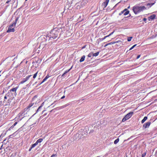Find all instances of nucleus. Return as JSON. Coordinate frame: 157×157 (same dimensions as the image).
<instances>
[{
	"instance_id": "f257e3e1",
	"label": "nucleus",
	"mask_w": 157,
	"mask_h": 157,
	"mask_svg": "<svg viewBox=\"0 0 157 157\" xmlns=\"http://www.w3.org/2000/svg\"><path fill=\"white\" fill-rule=\"evenodd\" d=\"M61 30V28H55L50 33L51 37L53 39L57 38L60 33V31Z\"/></svg>"
},
{
	"instance_id": "f03ea898",
	"label": "nucleus",
	"mask_w": 157,
	"mask_h": 157,
	"mask_svg": "<svg viewBox=\"0 0 157 157\" xmlns=\"http://www.w3.org/2000/svg\"><path fill=\"white\" fill-rule=\"evenodd\" d=\"M146 9V7L144 6H135L133 7L132 10L134 13L136 14Z\"/></svg>"
},
{
	"instance_id": "7ed1b4c3",
	"label": "nucleus",
	"mask_w": 157,
	"mask_h": 157,
	"mask_svg": "<svg viewBox=\"0 0 157 157\" xmlns=\"http://www.w3.org/2000/svg\"><path fill=\"white\" fill-rule=\"evenodd\" d=\"M18 17L15 20V22L13 23L12 24H11L8 28V30L7 31V33H10L11 32H14L15 31V29L14 28H12V27L14 26H15L17 23V22L18 20Z\"/></svg>"
},
{
	"instance_id": "20e7f679",
	"label": "nucleus",
	"mask_w": 157,
	"mask_h": 157,
	"mask_svg": "<svg viewBox=\"0 0 157 157\" xmlns=\"http://www.w3.org/2000/svg\"><path fill=\"white\" fill-rule=\"evenodd\" d=\"M133 112H132L126 114L125 117L123 118L122 119V121L123 122H124L126 121V120H128L129 118H130L132 116L133 114Z\"/></svg>"
},
{
	"instance_id": "39448f33",
	"label": "nucleus",
	"mask_w": 157,
	"mask_h": 157,
	"mask_svg": "<svg viewBox=\"0 0 157 157\" xmlns=\"http://www.w3.org/2000/svg\"><path fill=\"white\" fill-rule=\"evenodd\" d=\"M23 113L22 112H21L20 113H19L17 115L16 117L15 118V121H21L22 119L23 118V117H21L23 116Z\"/></svg>"
},
{
	"instance_id": "423d86ee",
	"label": "nucleus",
	"mask_w": 157,
	"mask_h": 157,
	"mask_svg": "<svg viewBox=\"0 0 157 157\" xmlns=\"http://www.w3.org/2000/svg\"><path fill=\"white\" fill-rule=\"evenodd\" d=\"M31 76V75H29L27 76L25 78H23L22 80L19 83V84H23L28 81Z\"/></svg>"
},
{
	"instance_id": "0eeeda50",
	"label": "nucleus",
	"mask_w": 157,
	"mask_h": 157,
	"mask_svg": "<svg viewBox=\"0 0 157 157\" xmlns=\"http://www.w3.org/2000/svg\"><path fill=\"white\" fill-rule=\"evenodd\" d=\"M122 43V42L121 40H118V41H116L112 42H111L110 43H107V44H106L104 46V47H106L107 46H108V45H111V44H115V43Z\"/></svg>"
},
{
	"instance_id": "6e6552de",
	"label": "nucleus",
	"mask_w": 157,
	"mask_h": 157,
	"mask_svg": "<svg viewBox=\"0 0 157 157\" xmlns=\"http://www.w3.org/2000/svg\"><path fill=\"white\" fill-rule=\"evenodd\" d=\"M34 104V103H30L29 105L28 106H27L26 108H25V109H24V110L25 111H28L29 110V109L32 106H33V105Z\"/></svg>"
},
{
	"instance_id": "1a4fd4ad",
	"label": "nucleus",
	"mask_w": 157,
	"mask_h": 157,
	"mask_svg": "<svg viewBox=\"0 0 157 157\" xmlns=\"http://www.w3.org/2000/svg\"><path fill=\"white\" fill-rule=\"evenodd\" d=\"M109 2V0H106L102 4V6H103L104 8H105L108 4V3Z\"/></svg>"
},
{
	"instance_id": "9d476101",
	"label": "nucleus",
	"mask_w": 157,
	"mask_h": 157,
	"mask_svg": "<svg viewBox=\"0 0 157 157\" xmlns=\"http://www.w3.org/2000/svg\"><path fill=\"white\" fill-rule=\"evenodd\" d=\"M151 124V122H147L146 123L144 124L143 125V126L145 128H147L148 127L150 126V125Z\"/></svg>"
},
{
	"instance_id": "9b49d317",
	"label": "nucleus",
	"mask_w": 157,
	"mask_h": 157,
	"mask_svg": "<svg viewBox=\"0 0 157 157\" xmlns=\"http://www.w3.org/2000/svg\"><path fill=\"white\" fill-rule=\"evenodd\" d=\"M156 15L155 14H152L148 17L149 21L152 20L155 18Z\"/></svg>"
},
{
	"instance_id": "f8f14e48",
	"label": "nucleus",
	"mask_w": 157,
	"mask_h": 157,
	"mask_svg": "<svg viewBox=\"0 0 157 157\" xmlns=\"http://www.w3.org/2000/svg\"><path fill=\"white\" fill-rule=\"evenodd\" d=\"M18 88V86H17V87L13 88L12 89H10L9 92H14L16 93V92L17 91V90Z\"/></svg>"
},
{
	"instance_id": "ddd939ff",
	"label": "nucleus",
	"mask_w": 157,
	"mask_h": 157,
	"mask_svg": "<svg viewBox=\"0 0 157 157\" xmlns=\"http://www.w3.org/2000/svg\"><path fill=\"white\" fill-rule=\"evenodd\" d=\"M155 3H147L146 5L147 6L146 9H149L151 7V6H152Z\"/></svg>"
},
{
	"instance_id": "4468645a",
	"label": "nucleus",
	"mask_w": 157,
	"mask_h": 157,
	"mask_svg": "<svg viewBox=\"0 0 157 157\" xmlns=\"http://www.w3.org/2000/svg\"><path fill=\"white\" fill-rule=\"evenodd\" d=\"M50 77V76H49L48 75H47V76L45 77V78L43 79L41 84H42V83L44 82Z\"/></svg>"
},
{
	"instance_id": "2eb2a0df",
	"label": "nucleus",
	"mask_w": 157,
	"mask_h": 157,
	"mask_svg": "<svg viewBox=\"0 0 157 157\" xmlns=\"http://www.w3.org/2000/svg\"><path fill=\"white\" fill-rule=\"evenodd\" d=\"M78 4V3H77L76 4V6L75 7V8L77 10H79L81 8V5Z\"/></svg>"
},
{
	"instance_id": "dca6fc26",
	"label": "nucleus",
	"mask_w": 157,
	"mask_h": 157,
	"mask_svg": "<svg viewBox=\"0 0 157 157\" xmlns=\"http://www.w3.org/2000/svg\"><path fill=\"white\" fill-rule=\"evenodd\" d=\"M85 56L84 55L79 60L80 62H82L83 61L85 60Z\"/></svg>"
},
{
	"instance_id": "f3484780",
	"label": "nucleus",
	"mask_w": 157,
	"mask_h": 157,
	"mask_svg": "<svg viewBox=\"0 0 157 157\" xmlns=\"http://www.w3.org/2000/svg\"><path fill=\"white\" fill-rule=\"evenodd\" d=\"M147 119V117H145L141 121L142 124H143Z\"/></svg>"
},
{
	"instance_id": "a211bd4d",
	"label": "nucleus",
	"mask_w": 157,
	"mask_h": 157,
	"mask_svg": "<svg viewBox=\"0 0 157 157\" xmlns=\"http://www.w3.org/2000/svg\"><path fill=\"white\" fill-rule=\"evenodd\" d=\"M43 139L41 138H40L36 142V144H38V143H41L43 141Z\"/></svg>"
},
{
	"instance_id": "6ab92c4d",
	"label": "nucleus",
	"mask_w": 157,
	"mask_h": 157,
	"mask_svg": "<svg viewBox=\"0 0 157 157\" xmlns=\"http://www.w3.org/2000/svg\"><path fill=\"white\" fill-rule=\"evenodd\" d=\"M25 91L24 90H23V89H21L20 91V93L21 94V95H24L25 94Z\"/></svg>"
},
{
	"instance_id": "aec40b11",
	"label": "nucleus",
	"mask_w": 157,
	"mask_h": 157,
	"mask_svg": "<svg viewBox=\"0 0 157 157\" xmlns=\"http://www.w3.org/2000/svg\"><path fill=\"white\" fill-rule=\"evenodd\" d=\"M99 52L94 53L93 54V56H97L99 55Z\"/></svg>"
},
{
	"instance_id": "412c9836",
	"label": "nucleus",
	"mask_w": 157,
	"mask_h": 157,
	"mask_svg": "<svg viewBox=\"0 0 157 157\" xmlns=\"http://www.w3.org/2000/svg\"><path fill=\"white\" fill-rule=\"evenodd\" d=\"M42 105H40V106L37 109V110L36 111V113H37L39 111H40V109L42 107Z\"/></svg>"
},
{
	"instance_id": "4be33fe9",
	"label": "nucleus",
	"mask_w": 157,
	"mask_h": 157,
	"mask_svg": "<svg viewBox=\"0 0 157 157\" xmlns=\"http://www.w3.org/2000/svg\"><path fill=\"white\" fill-rule=\"evenodd\" d=\"M119 139L118 138H117L116 140L114 142V143L115 144H117L119 141Z\"/></svg>"
},
{
	"instance_id": "5701e85b",
	"label": "nucleus",
	"mask_w": 157,
	"mask_h": 157,
	"mask_svg": "<svg viewBox=\"0 0 157 157\" xmlns=\"http://www.w3.org/2000/svg\"><path fill=\"white\" fill-rule=\"evenodd\" d=\"M37 144L36 142L35 143L33 144L31 146V148H33L36 145H37Z\"/></svg>"
},
{
	"instance_id": "b1692460",
	"label": "nucleus",
	"mask_w": 157,
	"mask_h": 157,
	"mask_svg": "<svg viewBox=\"0 0 157 157\" xmlns=\"http://www.w3.org/2000/svg\"><path fill=\"white\" fill-rule=\"evenodd\" d=\"M38 71H37V72L36 73H35V74L33 76V78H34H34H35L36 77V76H37V74H38Z\"/></svg>"
},
{
	"instance_id": "393cba45",
	"label": "nucleus",
	"mask_w": 157,
	"mask_h": 157,
	"mask_svg": "<svg viewBox=\"0 0 157 157\" xmlns=\"http://www.w3.org/2000/svg\"><path fill=\"white\" fill-rule=\"evenodd\" d=\"M129 11H127L125 13H124V15H128V14H129Z\"/></svg>"
},
{
	"instance_id": "a878e982",
	"label": "nucleus",
	"mask_w": 157,
	"mask_h": 157,
	"mask_svg": "<svg viewBox=\"0 0 157 157\" xmlns=\"http://www.w3.org/2000/svg\"><path fill=\"white\" fill-rule=\"evenodd\" d=\"M72 66L69 69L67 70L64 73L66 74L67 73H68L72 68Z\"/></svg>"
},
{
	"instance_id": "bb28decb",
	"label": "nucleus",
	"mask_w": 157,
	"mask_h": 157,
	"mask_svg": "<svg viewBox=\"0 0 157 157\" xmlns=\"http://www.w3.org/2000/svg\"><path fill=\"white\" fill-rule=\"evenodd\" d=\"M132 37H130L128 38L127 39V40L128 41H130L132 39Z\"/></svg>"
},
{
	"instance_id": "cd10ccee",
	"label": "nucleus",
	"mask_w": 157,
	"mask_h": 157,
	"mask_svg": "<svg viewBox=\"0 0 157 157\" xmlns=\"http://www.w3.org/2000/svg\"><path fill=\"white\" fill-rule=\"evenodd\" d=\"M137 45V44H135L134 45H133L131 48L129 49V50H132L134 48L136 45Z\"/></svg>"
},
{
	"instance_id": "c85d7f7f",
	"label": "nucleus",
	"mask_w": 157,
	"mask_h": 157,
	"mask_svg": "<svg viewBox=\"0 0 157 157\" xmlns=\"http://www.w3.org/2000/svg\"><path fill=\"white\" fill-rule=\"evenodd\" d=\"M93 56V54L92 53H90L88 55L89 57H91Z\"/></svg>"
},
{
	"instance_id": "c756f323",
	"label": "nucleus",
	"mask_w": 157,
	"mask_h": 157,
	"mask_svg": "<svg viewBox=\"0 0 157 157\" xmlns=\"http://www.w3.org/2000/svg\"><path fill=\"white\" fill-rule=\"evenodd\" d=\"M114 31L110 33L109 35H107V36H108V37H109V36H110L112 35L114 33Z\"/></svg>"
},
{
	"instance_id": "7c9ffc66",
	"label": "nucleus",
	"mask_w": 157,
	"mask_h": 157,
	"mask_svg": "<svg viewBox=\"0 0 157 157\" xmlns=\"http://www.w3.org/2000/svg\"><path fill=\"white\" fill-rule=\"evenodd\" d=\"M124 11H123H123H122L121 13H119V15L120 16V15H121L123 13H124Z\"/></svg>"
},
{
	"instance_id": "2f4dec72",
	"label": "nucleus",
	"mask_w": 157,
	"mask_h": 157,
	"mask_svg": "<svg viewBox=\"0 0 157 157\" xmlns=\"http://www.w3.org/2000/svg\"><path fill=\"white\" fill-rule=\"evenodd\" d=\"M108 37V36H105L104 37L101 38V40H104V39H105L106 38Z\"/></svg>"
},
{
	"instance_id": "473e14b6",
	"label": "nucleus",
	"mask_w": 157,
	"mask_h": 157,
	"mask_svg": "<svg viewBox=\"0 0 157 157\" xmlns=\"http://www.w3.org/2000/svg\"><path fill=\"white\" fill-rule=\"evenodd\" d=\"M146 154V152H145V153H143L142 155V157H144L145 156Z\"/></svg>"
},
{
	"instance_id": "72a5a7b5",
	"label": "nucleus",
	"mask_w": 157,
	"mask_h": 157,
	"mask_svg": "<svg viewBox=\"0 0 157 157\" xmlns=\"http://www.w3.org/2000/svg\"><path fill=\"white\" fill-rule=\"evenodd\" d=\"M68 105H69V104H66V105H63V106H62L61 107H62V108H64V107H66L67 106H68Z\"/></svg>"
},
{
	"instance_id": "f704fd0d",
	"label": "nucleus",
	"mask_w": 157,
	"mask_h": 157,
	"mask_svg": "<svg viewBox=\"0 0 157 157\" xmlns=\"http://www.w3.org/2000/svg\"><path fill=\"white\" fill-rule=\"evenodd\" d=\"M123 11H124V12H126L127 11H128V10H127V9L126 8V9H124V10H123Z\"/></svg>"
},
{
	"instance_id": "c9c22d12",
	"label": "nucleus",
	"mask_w": 157,
	"mask_h": 157,
	"mask_svg": "<svg viewBox=\"0 0 157 157\" xmlns=\"http://www.w3.org/2000/svg\"><path fill=\"white\" fill-rule=\"evenodd\" d=\"M18 123V122L17 121L16 122H15L14 124H14V125H15V126Z\"/></svg>"
},
{
	"instance_id": "e433bc0d",
	"label": "nucleus",
	"mask_w": 157,
	"mask_h": 157,
	"mask_svg": "<svg viewBox=\"0 0 157 157\" xmlns=\"http://www.w3.org/2000/svg\"><path fill=\"white\" fill-rule=\"evenodd\" d=\"M143 21H146L147 19L146 18H143Z\"/></svg>"
},
{
	"instance_id": "4c0bfd02",
	"label": "nucleus",
	"mask_w": 157,
	"mask_h": 157,
	"mask_svg": "<svg viewBox=\"0 0 157 157\" xmlns=\"http://www.w3.org/2000/svg\"><path fill=\"white\" fill-rule=\"evenodd\" d=\"M140 56V55H139L137 56V59H139Z\"/></svg>"
},
{
	"instance_id": "58836bf2",
	"label": "nucleus",
	"mask_w": 157,
	"mask_h": 157,
	"mask_svg": "<svg viewBox=\"0 0 157 157\" xmlns=\"http://www.w3.org/2000/svg\"><path fill=\"white\" fill-rule=\"evenodd\" d=\"M66 74L64 73L62 75V77H63L65 76V75Z\"/></svg>"
},
{
	"instance_id": "ea45409f",
	"label": "nucleus",
	"mask_w": 157,
	"mask_h": 157,
	"mask_svg": "<svg viewBox=\"0 0 157 157\" xmlns=\"http://www.w3.org/2000/svg\"><path fill=\"white\" fill-rule=\"evenodd\" d=\"M65 96L64 95V96H62V97L61 98V99H63V98H65Z\"/></svg>"
},
{
	"instance_id": "a19ab883",
	"label": "nucleus",
	"mask_w": 157,
	"mask_h": 157,
	"mask_svg": "<svg viewBox=\"0 0 157 157\" xmlns=\"http://www.w3.org/2000/svg\"><path fill=\"white\" fill-rule=\"evenodd\" d=\"M10 0H8L6 1V3H8L9 2H10Z\"/></svg>"
},
{
	"instance_id": "79ce46f5",
	"label": "nucleus",
	"mask_w": 157,
	"mask_h": 157,
	"mask_svg": "<svg viewBox=\"0 0 157 157\" xmlns=\"http://www.w3.org/2000/svg\"><path fill=\"white\" fill-rule=\"evenodd\" d=\"M32 148H31V147H30V148L29 149V151H30L31 150H32Z\"/></svg>"
},
{
	"instance_id": "37998d69",
	"label": "nucleus",
	"mask_w": 157,
	"mask_h": 157,
	"mask_svg": "<svg viewBox=\"0 0 157 157\" xmlns=\"http://www.w3.org/2000/svg\"><path fill=\"white\" fill-rule=\"evenodd\" d=\"M15 126V125H14V124H13L11 127V128H13Z\"/></svg>"
},
{
	"instance_id": "c03bdc74",
	"label": "nucleus",
	"mask_w": 157,
	"mask_h": 157,
	"mask_svg": "<svg viewBox=\"0 0 157 157\" xmlns=\"http://www.w3.org/2000/svg\"><path fill=\"white\" fill-rule=\"evenodd\" d=\"M4 99H7V97L6 96H5V97H4Z\"/></svg>"
},
{
	"instance_id": "a18cd8bd",
	"label": "nucleus",
	"mask_w": 157,
	"mask_h": 157,
	"mask_svg": "<svg viewBox=\"0 0 157 157\" xmlns=\"http://www.w3.org/2000/svg\"><path fill=\"white\" fill-rule=\"evenodd\" d=\"M55 155H52L51 157H53L54 156H55Z\"/></svg>"
},
{
	"instance_id": "49530a36",
	"label": "nucleus",
	"mask_w": 157,
	"mask_h": 157,
	"mask_svg": "<svg viewBox=\"0 0 157 157\" xmlns=\"http://www.w3.org/2000/svg\"><path fill=\"white\" fill-rule=\"evenodd\" d=\"M46 115H47V113H45V114H44L43 116H45Z\"/></svg>"
},
{
	"instance_id": "de8ad7c7",
	"label": "nucleus",
	"mask_w": 157,
	"mask_h": 157,
	"mask_svg": "<svg viewBox=\"0 0 157 157\" xmlns=\"http://www.w3.org/2000/svg\"><path fill=\"white\" fill-rule=\"evenodd\" d=\"M26 88V87H25H25H23V88H22V89H23V90H24Z\"/></svg>"
},
{
	"instance_id": "09e8293b",
	"label": "nucleus",
	"mask_w": 157,
	"mask_h": 157,
	"mask_svg": "<svg viewBox=\"0 0 157 157\" xmlns=\"http://www.w3.org/2000/svg\"><path fill=\"white\" fill-rule=\"evenodd\" d=\"M2 71H0V74H1V72ZM1 76V74H0V76Z\"/></svg>"
},
{
	"instance_id": "8fccbe9b",
	"label": "nucleus",
	"mask_w": 157,
	"mask_h": 157,
	"mask_svg": "<svg viewBox=\"0 0 157 157\" xmlns=\"http://www.w3.org/2000/svg\"><path fill=\"white\" fill-rule=\"evenodd\" d=\"M45 111V110H44L43 111L42 113H43Z\"/></svg>"
},
{
	"instance_id": "3c124183",
	"label": "nucleus",
	"mask_w": 157,
	"mask_h": 157,
	"mask_svg": "<svg viewBox=\"0 0 157 157\" xmlns=\"http://www.w3.org/2000/svg\"><path fill=\"white\" fill-rule=\"evenodd\" d=\"M129 7H130V6H129L128 7V8H129Z\"/></svg>"
},
{
	"instance_id": "603ef678",
	"label": "nucleus",
	"mask_w": 157,
	"mask_h": 157,
	"mask_svg": "<svg viewBox=\"0 0 157 157\" xmlns=\"http://www.w3.org/2000/svg\"><path fill=\"white\" fill-rule=\"evenodd\" d=\"M85 48V47H82V48Z\"/></svg>"
}]
</instances>
